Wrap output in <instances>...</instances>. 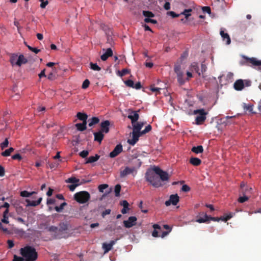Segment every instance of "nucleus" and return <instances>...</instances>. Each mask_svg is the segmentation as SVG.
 <instances>
[{"instance_id": "nucleus-33", "label": "nucleus", "mask_w": 261, "mask_h": 261, "mask_svg": "<svg viewBox=\"0 0 261 261\" xmlns=\"http://www.w3.org/2000/svg\"><path fill=\"white\" fill-rule=\"evenodd\" d=\"M58 228V231L63 232L68 229V226L64 223H61L60 224L59 227Z\"/></svg>"}, {"instance_id": "nucleus-41", "label": "nucleus", "mask_w": 261, "mask_h": 261, "mask_svg": "<svg viewBox=\"0 0 261 261\" xmlns=\"http://www.w3.org/2000/svg\"><path fill=\"white\" fill-rule=\"evenodd\" d=\"M108 185L107 184H102L100 185L98 187V190L101 193H103L104 190L108 188Z\"/></svg>"}, {"instance_id": "nucleus-11", "label": "nucleus", "mask_w": 261, "mask_h": 261, "mask_svg": "<svg viewBox=\"0 0 261 261\" xmlns=\"http://www.w3.org/2000/svg\"><path fill=\"white\" fill-rule=\"evenodd\" d=\"M142 134H141V132H136L133 131L132 133V138L131 139H128L127 142L128 143L131 145L134 146L138 141L139 138L142 136Z\"/></svg>"}, {"instance_id": "nucleus-56", "label": "nucleus", "mask_w": 261, "mask_h": 261, "mask_svg": "<svg viewBox=\"0 0 261 261\" xmlns=\"http://www.w3.org/2000/svg\"><path fill=\"white\" fill-rule=\"evenodd\" d=\"M12 159L13 160H18L20 161L22 159V157L20 154L17 153V154H15L12 155Z\"/></svg>"}, {"instance_id": "nucleus-28", "label": "nucleus", "mask_w": 261, "mask_h": 261, "mask_svg": "<svg viewBox=\"0 0 261 261\" xmlns=\"http://www.w3.org/2000/svg\"><path fill=\"white\" fill-rule=\"evenodd\" d=\"M89 124L88 125L91 127L93 125L99 123V119L98 117H93L88 120Z\"/></svg>"}, {"instance_id": "nucleus-59", "label": "nucleus", "mask_w": 261, "mask_h": 261, "mask_svg": "<svg viewBox=\"0 0 261 261\" xmlns=\"http://www.w3.org/2000/svg\"><path fill=\"white\" fill-rule=\"evenodd\" d=\"M24 258L23 257L18 256L16 255H14L13 261H23Z\"/></svg>"}, {"instance_id": "nucleus-8", "label": "nucleus", "mask_w": 261, "mask_h": 261, "mask_svg": "<svg viewBox=\"0 0 261 261\" xmlns=\"http://www.w3.org/2000/svg\"><path fill=\"white\" fill-rule=\"evenodd\" d=\"M192 12L191 9H185L184 12L181 13L180 14H177L173 11H169L168 12V14L172 16L173 18L177 17L179 16L180 15H184L185 18L187 19L190 16H191V12Z\"/></svg>"}, {"instance_id": "nucleus-23", "label": "nucleus", "mask_w": 261, "mask_h": 261, "mask_svg": "<svg viewBox=\"0 0 261 261\" xmlns=\"http://www.w3.org/2000/svg\"><path fill=\"white\" fill-rule=\"evenodd\" d=\"M190 163L195 166H198L201 163V161L199 158L192 157L190 159Z\"/></svg>"}, {"instance_id": "nucleus-12", "label": "nucleus", "mask_w": 261, "mask_h": 261, "mask_svg": "<svg viewBox=\"0 0 261 261\" xmlns=\"http://www.w3.org/2000/svg\"><path fill=\"white\" fill-rule=\"evenodd\" d=\"M110 122L109 120H105L100 123V132L107 134L109 132Z\"/></svg>"}, {"instance_id": "nucleus-38", "label": "nucleus", "mask_w": 261, "mask_h": 261, "mask_svg": "<svg viewBox=\"0 0 261 261\" xmlns=\"http://www.w3.org/2000/svg\"><path fill=\"white\" fill-rule=\"evenodd\" d=\"M90 68L94 71H100L101 68L99 67L96 63H93L91 62L90 63Z\"/></svg>"}, {"instance_id": "nucleus-9", "label": "nucleus", "mask_w": 261, "mask_h": 261, "mask_svg": "<svg viewBox=\"0 0 261 261\" xmlns=\"http://www.w3.org/2000/svg\"><path fill=\"white\" fill-rule=\"evenodd\" d=\"M123 151L122 145L121 144L117 145L113 150L110 153L109 156L114 158L118 155Z\"/></svg>"}, {"instance_id": "nucleus-60", "label": "nucleus", "mask_w": 261, "mask_h": 261, "mask_svg": "<svg viewBox=\"0 0 261 261\" xmlns=\"http://www.w3.org/2000/svg\"><path fill=\"white\" fill-rule=\"evenodd\" d=\"M7 244L8 245V248H10V249L13 248L14 247V242L11 240H8L7 241Z\"/></svg>"}, {"instance_id": "nucleus-25", "label": "nucleus", "mask_w": 261, "mask_h": 261, "mask_svg": "<svg viewBox=\"0 0 261 261\" xmlns=\"http://www.w3.org/2000/svg\"><path fill=\"white\" fill-rule=\"evenodd\" d=\"M191 151L195 153L198 154L202 153L203 151V148L202 145H199L197 146H194L192 148Z\"/></svg>"}, {"instance_id": "nucleus-55", "label": "nucleus", "mask_w": 261, "mask_h": 261, "mask_svg": "<svg viewBox=\"0 0 261 261\" xmlns=\"http://www.w3.org/2000/svg\"><path fill=\"white\" fill-rule=\"evenodd\" d=\"M111 212V210L110 209L106 210L101 214L102 217L105 218L106 215L110 214Z\"/></svg>"}, {"instance_id": "nucleus-29", "label": "nucleus", "mask_w": 261, "mask_h": 261, "mask_svg": "<svg viewBox=\"0 0 261 261\" xmlns=\"http://www.w3.org/2000/svg\"><path fill=\"white\" fill-rule=\"evenodd\" d=\"M27 62V59H25L22 55H20L18 58L17 61V65L20 66L22 64H25Z\"/></svg>"}, {"instance_id": "nucleus-52", "label": "nucleus", "mask_w": 261, "mask_h": 261, "mask_svg": "<svg viewBox=\"0 0 261 261\" xmlns=\"http://www.w3.org/2000/svg\"><path fill=\"white\" fill-rule=\"evenodd\" d=\"M88 154L89 151L88 150H83L80 153V155L83 158H85L88 156Z\"/></svg>"}, {"instance_id": "nucleus-43", "label": "nucleus", "mask_w": 261, "mask_h": 261, "mask_svg": "<svg viewBox=\"0 0 261 261\" xmlns=\"http://www.w3.org/2000/svg\"><path fill=\"white\" fill-rule=\"evenodd\" d=\"M130 72V70L127 69H123L121 71H118L119 75L120 76H123L125 74L129 73Z\"/></svg>"}, {"instance_id": "nucleus-48", "label": "nucleus", "mask_w": 261, "mask_h": 261, "mask_svg": "<svg viewBox=\"0 0 261 261\" xmlns=\"http://www.w3.org/2000/svg\"><path fill=\"white\" fill-rule=\"evenodd\" d=\"M125 84L129 87H134V83L131 80H128L124 82Z\"/></svg>"}, {"instance_id": "nucleus-36", "label": "nucleus", "mask_w": 261, "mask_h": 261, "mask_svg": "<svg viewBox=\"0 0 261 261\" xmlns=\"http://www.w3.org/2000/svg\"><path fill=\"white\" fill-rule=\"evenodd\" d=\"M142 13L143 15L146 18H151L154 16V14L151 11H143Z\"/></svg>"}, {"instance_id": "nucleus-1", "label": "nucleus", "mask_w": 261, "mask_h": 261, "mask_svg": "<svg viewBox=\"0 0 261 261\" xmlns=\"http://www.w3.org/2000/svg\"><path fill=\"white\" fill-rule=\"evenodd\" d=\"M154 173L160 176V179L153 173H149L147 172L145 174L146 180L150 182V184L155 188H159L163 186L161 181H166L169 179L168 173L162 170L159 167H154L153 168Z\"/></svg>"}, {"instance_id": "nucleus-42", "label": "nucleus", "mask_w": 261, "mask_h": 261, "mask_svg": "<svg viewBox=\"0 0 261 261\" xmlns=\"http://www.w3.org/2000/svg\"><path fill=\"white\" fill-rule=\"evenodd\" d=\"M58 227L55 226H51L47 228V230L49 232L57 233L58 232Z\"/></svg>"}, {"instance_id": "nucleus-50", "label": "nucleus", "mask_w": 261, "mask_h": 261, "mask_svg": "<svg viewBox=\"0 0 261 261\" xmlns=\"http://www.w3.org/2000/svg\"><path fill=\"white\" fill-rule=\"evenodd\" d=\"M248 200V197L246 196L240 197L238 199V201L240 203H243Z\"/></svg>"}, {"instance_id": "nucleus-47", "label": "nucleus", "mask_w": 261, "mask_h": 261, "mask_svg": "<svg viewBox=\"0 0 261 261\" xmlns=\"http://www.w3.org/2000/svg\"><path fill=\"white\" fill-rule=\"evenodd\" d=\"M233 216V214L231 213L229 214L228 215L226 216H223L221 217V220L226 222L228 220H229L230 218H231Z\"/></svg>"}, {"instance_id": "nucleus-34", "label": "nucleus", "mask_w": 261, "mask_h": 261, "mask_svg": "<svg viewBox=\"0 0 261 261\" xmlns=\"http://www.w3.org/2000/svg\"><path fill=\"white\" fill-rule=\"evenodd\" d=\"M79 181L80 179L74 177H71L70 178H69L66 180V182L67 183H72L73 184H78Z\"/></svg>"}, {"instance_id": "nucleus-6", "label": "nucleus", "mask_w": 261, "mask_h": 261, "mask_svg": "<svg viewBox=\"0 0 261 261\" xmlns=\"http://www.w3.org/2000/svg\"><path fill=\"white\" fill-rule=\"evenodd\" d=\"M220 220H221V217H212L207 216V215L204 212H201L199 214V216H197V219L196 220V222L201 223L209 222L210 220L219 221Z\"/></svg>"}, {"instance_id": "nucleus-19", "label": "nucleus", "mask_w": 261, "mask_h": 261, "mask_svg": "<svg viewBox=\"0 0 261 261\" xmlns=\"http://www.w3.org/2000/svg\"><path fill=\"white\" fill-rule=\"evenodd\" d=\"M144 125V123L141 122H136L132 124L133 131L136 132H141V129Z\"/></svg>"}, {"instance_id": "nucleus-35", "label": "nucleus", "mask_w": 261, "mask_h": 261, "mask_svg": "<svg viewBox=\"0 0 261 261\" xmlns=\"http://www.w3.org/2000/svg\"><path fill=\"white\" fill-rule=\"evenodd\" d=\"M121 186L119 184H117L115 186L114 191H115V195L116 197H119L120 196V192L121 191Z\"/></svg>"}, {"instance_id": "nucleus-2", "label": "nucleus", "mask_w": 261, "mask_h": 261, "mask_svg": "<svg viewBox=\"0 0 261 261\" xmlns=\"http://www.w3.org/2000/svg\"><path fill=\"white\" fill-rule=\"evenodd\" d=\"M20 253L25 261H35L38 256L35 249L29 246L21 248Z\"/></svg>"}, {"instance_id": "nucleus-13", "label": "nucleus", "mask_w": 261, "mask_h": 261, "mask_svg": "<svg viewBox=\"0 0 261 261\" xmlns=\"http://www.w3.org/2000/svg\"><path fill=\"white\" fill-rule=\"evenodd\" d=\"M117 240V239L111 241L109 243H103L102 244V248L105 253L108 252L112 249L113 246L115 244Z\"/></svg>"}, {"instance_id": "nucleus-10", "label": "nucleus", "mask_w": 261, "mask_h": 261, "mask_svg": "<svg viewBox=\"0 0 261 261\" xmlns=\"http://www.w3.org/2000/svg\"><path fill=\"white\" fill-rule=\"evenodd\" d=\"M137 219L135 216H130L128 218V220L124 221V226L126 228H130L136 224Z\"/></svg>"}, {"instance_id": "nucleus-17", "label": "nucleus", "mask_w": 261, "mask_h": 261, "mask_svg": "<svg viewBox=\"0 0 261 261\" xmlns=\"http://www.w3.org/2000/svg\"><path fill=\"white\" fill-rule=\"evenodd\" d=\"M42 200V198L41 197H40L38 198V199L36 201L34 200H30L28 199H25V202L27 203L26 206H36L38 205H39L41 201Z\"/></svg>"}, {"instance_id": "nucleus-57", "label": "nucleus", "mask_w": 261, "mask_h": 261, "mask_svg": "<svg viewBox=\"0 0 261 261\" xmlns=\"http://www.w3.org/2000/svg\"><path fill=\"white\" fill-rule=\"evenodd\" d=\"M181 190L184 192H189L190 190V188L187 185H184L181 187Z\"/></svg>"}, {"instance_id": "nucleus-31", "label": "nucleus", "mask_w": 261, "mask_h": 261, "mask_svg": "<svg viewBox=\"0 0 261 261\" xmlns=\"http://www.w3.org/2000/svg\"><path fill=\"white\" fill-rule=\"evenodd\" d=\"M14 150V149L13 147H10L9 149H6V150L2 152L1 154L3 156H8Z\"/></svg>"}, {"instance_id": "nucleus-15", "label": "nucleus", "mask_w": 261, "mask_h": 261, "mask_svg": "<svg viewBox=\"0 0 261 261\" xmlns=\"http://www.w3.org/2000/svg\"><path fill=\"white\" fill-rule=\"evenodd\" d=\"M135 171L134 167L129 168L126 167L123 170L120 171V176L121 177H124L127 175L133 173Z\"/></svg>"}, {"instance_id": "nucleus-27", "label": "nucleus", "mask_w": 261, "mask_h": 261, "mask_svg": "<svg viewBox=\"0 0 261 261\" xmlns=\"http://www.w3.org/2000/svg\"><path fill=\"white\" fill-rule=\"evenodd\" d=\"M191 70L192 71H195L199 75H200L201 72L199 69V67L198 65V63L196 62H193L192 63L191 65Z\"/></svg>"}, {"instance_id": "nucleus-63", "label": "nucleus", "mask_w": 261, "mask_h": 261, "mask_svg": "<svg viewBox=\"0 0 261 261\" xmlns=\"http://www.w3.org/2000/svg\"><path fill=\"white\" fill-rule=\"evenodd\" d=\"M55 202H56V200L55 199H53V198L47 199V205L53 204H54L55 203Z\"/></svg>"}, {"instance_id": "nucleus-53", "label": "nucleus", "mask_w": 261, "mask_h": 261, "mask_svg": "<svg viewBox=\"0 0 261 261\" xmlns=\"http://www.w3.org/2000/svg\"><path fill=\"white\" fill-rule=\"evenodd\" d=\"M80 184H72L70 185H68V187L69 188V190L71 191H73L75 188L77 186H79Z\"/></svg>"}, {"instance_id": "nucleus-37", "label": "nucleus", "mask_w": 261, "mask_h": 261, "mask_svg": "<svg viewBox=\"0 0 261 261\" xmlns=\"http://www.w3.org/2000/svg\"><path fill=\"white\" fill-rule=\"evenodd\" d=\"M67 205V203L64 202L61 204V205L59 206H56L55 207V210L57 212H61L64 209V207L65 206Z\"/></svg>"}, {"instance_id": "nucleus-3", "label": "nucleus", "mask_w": 261, "mask_h": 261, "mask_svg": "<svg viewBox=\"0 0 261 261\" xmlns=\"http://www.w3.org/2000/svg\"><path fill=\"white\" fill-rule=\"evenodd\" d=\"M242 57L245 59V61H241V65L258 66V69L261 71V60H257L255 58H249L245 56H242Z\"/></svg>"}, {"instance_id": "nucleus-44", "label": "nucleus", "mask_w": 261, "mask_h": 261, "mask_svg": "<svg viewBox=\"0 0 261 261\" xmlns=\"http://www.w3.org/2000/svg\"><path fill=\"white\" fill-rule=\"evenodd\" d=\"M243 108L245 110L249 111L250 112H252L253 110V106L250 105H246L245 103H244L243 105Z\"/></svg>"}, {"instance_id": "nucleus-22", "label": "nucleus", "mask_w": 261, "mask_h": 261, "mask_svg": "<svg viewBox=\"0 0 261 261\" xmlns=\"http://www.w3.org/2000/svg\"><path fill=\"white\" fill-rule=\"evenodd\" d=\"M87 123V122H83L75 124V126L78 130L82 132L86 129Z\"/></svg>"}, {"instance_id": "nucleus-39", "label": "nucleus", "mask_w": 261, "mask_h": 261, "mask_svg": "<svg viewBox=\"0 0 261 261\" xmlns=\"http://www.w3.org/2000/svg\"><path fill=\"white\" fill-rule=\"evenodd\" d=\"M235 118H236V116H227L225 117L226 121H224V123H225L226 124H227L228 123H230V124L232 123L233 122L232 121H231V120Z\"/></svg>"}, {"instance_id": "nucleus-5", "label": "nucleus", "mask_w": 261, "mask_h": 261, "mask_svg": "<svg viewBox=\"0 0 261 261\" xmlns=\"http://www.w3.org/2000/svg\"><path fill=\"white\" fill-rule=\"evenodd\" d=\"M193 113L194 114L198 115L195 118L196 124L197 125L203 124L206 119V116L207 112H206L203 109H201L194 110Z\"/></svg>"}, {"instance_id": "nucleus-30", "label": "nucleus", "mask_w": 261, "mask_h": 261, "mask_svg": "<svg viewBox=\"0 0 261 261\" xmlns=\"http://www.w3.org/2000/svg\"><path fill=\"white\" fill-rule=\"evenodd\" d=\"M18 57L17 55L12 54L10 59V62L12 65H17V61L18 60Z\"/></svg>"}, {"instance_id": "nucleus-54", "label": "nucleus", "mask_w": 261, "mask_h": 261, "mask_svg": "<svg viewBox=\"0 0 261 261\" xmlns=\"http://www.w3.org/2000/svg\"><path fill=\"white\" fill-rule=\"evenodd\" d=\"M160 90H161L160 88L154 87L153 86H151L150 87V90L156 93H160Z\"/></svg>"}, {"instance_id": "nucleus-32", "label": "nucleus", "mask_w": 261, "mask_h": 261, "mask_svg": "<svg viewBox=\"0 0 261 261\" xmlns=\"http://www.w3.org/2000/svg\"><path fill=\"white\" fill-rule=\"evenodd\" d=\"M36 192H29L27 191H23L20 192V196L23 197H29L31 195H32L33 194H35Z\"/></svg>"}, {"instance_id": "nucleus-16", "label": "nucleus", "mask_w": 261, "mask_h": 261, "mask_svg": "<svg viewBox=\"0 0 261 261\" xmlns=\"http://www.w3.org/2000/svg\"><path fill=\"white\" fill-rule=\"evenodd\" d=\"M233 87L237 91L242 90L244 88V81L242 79L237 80L233 84Z\"/></svg>"}, {"instance_id": "nucleus-40", "label": "nucleus", "mask_w": 261, "mask_h": 261, "mask_svg": "<svg viewBox=\"0 0 261 261\" xmlns=\"http://www.w3.org/2000/svg\"><path fill=\"white\" fill-rule=\"evenodd\" d=\"M152 127L149 124L147 126H146L145 128V129L141 131V134L143 135H144L148 132H149L151 130Z\"/></svg>"}, {"instance_id": "nucleus-58", "label": "nucleus", "mask_w": 261, "mask_h": 261, "mask_svg": "<svg viewBox=\"0 0 261 261\" xmlns=\"http://www.w3.org/2000/svg\"><path fill=\"white\" fill-rule=\"evenodd\" d=\"M121 205H122L123 206V207L127 208V209H129V208H128L129 203H128V202L126 200H123L121 202Z\"/></svg>"}, {"instance_id": "nucleus-21", "label": "nucleus", "mask_w": 261, "mask_h": 261, "mask_svg": "<svg viewBox=\"0 0 261 261\" xmlns=\"http://www.w3.org/2000/svg\"><path fill=\"white\" fill-rule=\"evenodd\" d=\"M220 35L223 38V41H226L227 44H229L230 43V38L227 33H225L223 31H221Z\"/></svg>"}, {"instance_id": "nucleus-64", "label": "nucleus", "mask_w": 261, "mask_h": 261, "mask_svg": "<svg viewBox=\"0 0 261 261\" xmlns=\"http://www.w3.org/2000/svg\"><path fill=\"white\" fill-rule=\"evenodd\" d=\"M174 70L175 73L179 72L181 71L180 70V66L179 65H175Z\"/></svg>"}, {"instance_id": "nucleus-7", "label": "nucleus", "mask_w": 261, "mask_h": 261, "mask_svg": "<svg viewBox=\"0 0 261 261\" xmlns=\"http://www.w3.org/2000/svg\"><path fill=\"white\" fill-rule=\"evenodd\" d=\"M179 197L177 194L170 195L169 199L165 201V205L168 206L172 204L173 205H177L179 202Z\"/></svg>"}, {"instance_id": "nucleus-26", "label": "nucleus", "mask_w": 261, "mask_h": 261, "mask_svg": "<svg viewBox=\"0 0 261 261\" xmlns=\"http://www.w3.org/2000/svg\"><path fill=\"white\" fill-rule=\"evenodd\" d=\"M99 158L100 156L98 154H96L95 156H90L87 159L86 163L89 164L96 162L99 159Z\"/></svg>"}, {"instance_id": "nucleus-62", "label": "nucleus", "mask_w": 261, "mask_h": 261, "mask_svg": "<svg viewBox=\"0 0 261 261\" xmlns=\"http://www.w3.org/2000/svg\"><path fill=\"white\" fill-rule=\"evenodd\" d=\"M206 65L203 63H201V73H203L206 70Z\"/></svg>"}, {"instance_id": "nucleus-49", "label": "nucleus", "mask_w": 261, "mask_h": 261, "mask_svg": "<svg viewBox=\"0 0 261 261\" xmlns=\"http://www.w3.org/2000/svg\"><path fill=\"white\" fill-rule=\"evenodd\" d=\"M202 10L203 12L207 13L208 14L211 13V9L210 7L208 6H204L202 7Z\"/></svg>"}, {"instance_id": "nucleus-46", "label": "nucleus", "mask_w": 261, "mask_h": 261, "mask_svg": "<svg viewBox=\"0 0 261 261\" xmlns=\"http://www.w3.org/2000/svg\"><path fill=\"white\" fill-rule=\"evenodd\" d=\"M89 81L88 79H86L83 82L82 87L83 89H85L89 87Z\"/></svg>"}, {"instance_id": "nucleus-24", "label": "nucleus", "mask_w": 261, "mask_h": 261, "mask_svg": "<svg viewBox=\"0 0 261 261\" xmlns=\"http://www.w3.org/2000/svg\"><path fill=\"white\" fill-rule=\"evenodd\" d=\"M77 118L83 122H87L88 115L84 113L78 112L76 114Z\"/></svg>"}, {"instance_id": "nucleus-51", "label": "nucleus", "mask_w": 261, "mask_h": 261, "mask_svg": "<svg viewBox=\"0 0 261 261\" xmlns=\"http://www.w3.org/2000/svg\"><path fill=\"white\" fill-rule=\"evenodd\" d=\"M144 21L146 23H152L153 24H156L157 23V21L156 20L152 19L150 18H145Z\"/></svg>"}, {"instance_id": "nucleus-4", "label": "nucleus", "mask_w": 261, "mask_h": 261, "mask_svg": "<svg viewBox=\"0 0 261 261\" xmlns=\"http://www.w3.org/2000/svg\"><path fill=\"white\" fill-rule=\"evenodd\" d=\"M90 198V194L85 191L77 192L74 195V199L80 203H85Z\"/></svg>"}, {"instance_id": "nucleus-14", "label": "nucleus", "mask_w": 261, "mask_h": 261, "mask_svg": "<svg viewBox=\"0 0 261 261\" xmlns=\"http://www.w3.org/2000/svg\"><path fill=\"white\" fill-rule=\"evenodd\" d=\"M128 118L131 120L132 124H134L138 121L139 115L137 112L132 111L127 116Z\"/></svg>"}, {"instance_id": "nucleus-20", "label": "nucleus", "mask_w": 261, "mask_h": 261, "mask_svg": "<svg viewBox=\"0 0 261 261\" xmlns=\"http://www.w3.org/2000/svg\"><path fill=\"white\" fill-rule=\"evenodd\" d=\"M94 141L101 143L104 138L103 133L99 131L98 132L94 133Z\"/></svg>"}, {"instance_id": "nucleus-45", "label": "nucleus", "mask_w": 261, "mask_h": 261, "mask_svg": "<svg viewBox=\"0 0 261 261\" xmlns=\"http://www.w3.org/2000/svg\"><path fill=\"white\" fill-rule=\"evenodd\" d=\"M9 141L8 138H6L5 141L1 144V147L2 149L7 147L8 146Z\"/></svg>"}, {"instance_id": "nucleus-18", "label": "nucleus", "mask_w": 261, "mask_h": 261, "mask_svg": "<svg viewBox=\"0 0 261 261\" xmlns=\"http://www.w3.org/2000/svg\"><path fill=\"white\" fill-rule=\"evenodd\" d=\"M113 56V51L111 48H108L107 49L106 51L101 56V59L105 61L108 58L110 57H112Z\"/></svg>"}, {"instance_id": "nucleus-61", "label": "nucleus", "mask_w": 261, "mask_h": 261, "mask_svg": "<svg viewBox=\"0 0 261 261\" xmlns=\"http://www.w3.org/2000/svg\"><path fill=\"white\" fill-rule=\"evenodd\" d=\"M177 81L181 85H183L185 83V80L184 79L183 76L177 77Z\"/></svg>"}]
</instances>
